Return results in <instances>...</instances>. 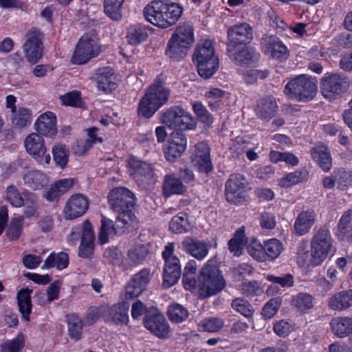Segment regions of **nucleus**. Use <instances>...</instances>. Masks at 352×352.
I'll use <instances>...</instances> for the list:
<instances>
[{
    "instance_id": "f257e3e1",
    "label": "nucleus",
    "mask_w": 352,
    "mask_h": 352,
    "mask_svg": "<svg viewBox=\"0 0 352 352\" xmlns=\"http://www.w3.org/2000/svg\"><path fill=\"white\" fill-rule=\"evenodd\" d=\"M166 80L167 75L162 72L146 88L138 104L137 114L140 118H151L168 101L170 90L164 86Z\"/></svg>"
},
{
    "instance_id": "f03ea898",
    "label": "nucleus",
    "mask_w": 352,
    "mask_h": 352,
    "mask_svg": "<svg viewBox=\"0 0 352 352\" xmlns=\"http://www.w3.org/2000/svg\"><path fill=\"white\" fill-rule=\"evenodd\" d=\"M108 203L118 215L116 223L120 229L137 227L138 219L135 214V197L132 191L126 187H117L108 194Z\"/></svg>"
},
{
    "instance_id": "7ed1b4c3",
    "label": "nucleus",
    "mask_w": 352,
    "mask_h": 352,
    "mask_svg": "<svg viewBox=\"0 0 352 352\" xmlns=\"http://www.w3.org/2000/svg\"><path fill=\"white\" fill-rule=\"evenodd\" d=\"M226 282L220 270L212 261H208L201 269L197 278L196 287L201 298H208L221 292Z\"/></svg>"
},
{
    "instance_id": "20e7f679",
    "label": "nucleus",
    "mask_w": 352,
    "mask_h": 352,
    "mask_svg": "<svg viewBox=\"0 0 352 352\" xmlns=\"http://www.w3.org/2000/svg\"><path fill=\"white\" fill-rule=\"evenodd\" d=\"M192 60L201 77L211 78L219 67V60L215 54L212 41L208 39L199 41L194 50Z\"/></svg>"
},
{
    "instance_id": "39448f33",
    "label": "nucleus",
    "mask_w": 352,
    "mask_h": 352,
    "mask_svg": "<svg viewBox=\"0 0 352 352\" xmlns=\"http://www.w3.org/2000/svg\"><path fill=\"white\" fill-rule=\"evenodd\" d=\"M175 3L168 5L163 1L155 0L148 3L144 8L145 19L160 28H167L176 23V12L171 9Z\"/></svg>"
},
{
    "instance_id": "423d86ee",
    "label": "nucleus",
    "mask_w": 352,
    "mask_h": 352,
    "mask_svg": "<svg viewBox=\"0 0 352 352\" xmlns=\"http://www.w3.org/2000/svg\"><path fill=\"white\" fill-rule=\"evenodd\" d=\"M97 36L95 30L83 34L77 42L71 58L73 64L84 65L101 54L102 47Z\"/></svg>"
},
{
    "instance_id": "0eeeda50",
    "label": "nucleus",
    "mask_w": 352,
    "mask_h": 352,
    "mask_svg": "<svg viewBox=\"0 0 352 352\" xmlns=\"http://www.w3.org/2000/svg\"><path fill=\"white\" fill-rule=\"evenodd\" d=\"M127 169L130 176L139 187L144 190L153 188L157 177L151 164L132 155L127 160Z\"/></svg>"
},
{
    "instance_id": "6e6552de",
    "label": "nucleus",
    "mask_w": 352,
    "mask_h": 352,
    "mask_svg": "<svg viewBox=\"0 0 352 352\" xmlns=\"http://www.w3.org/2000/svg\"><path fill=\"white\" fill-rule=\"evenodd\" d=\"M333 247V239L329 228H319L311 241V256L309 262L313 266L320 265L327 257Z\"/></svg>"
},
{
    "instance_id": "1a4fd4ad",
    "label": "nucleus",
    "mask_w": 352,
    "mask_h": 352,
    "mask_svg": "<svg viewBox=\"0 0 352 352\" xmlns=\"http://www.w3.org/2000/svg\"><path fill=\"white\" fill-rule=\"evenodd\" d=\"M317 90L316 79L305 74L290 80L285 88L287 95L299 101L313 99Z\"/></svg>"
},
{
    "instance_id": "9d476101",
    "label": "nucleus",
    "mask_w": 352,
    "mask_h": 352,
    "mask_svg": "<svg viewBox=\"0 0 352 352\" xmlns=\"http://www.w3.org/2000/svg\"><path fill=\"white\" fill-rule=\"evenodd\" d=\"M160 122L173 129L167 143L163 145L164 157L169 162H176V107L173 106L160 112Z\"/></svg>"
},
{
    "instance_id": "9b49d317",
    "label": "nucleus",
    "mask_w": 352,
    "mask_h": 352,
    "mask_svg": "<svg viewBox=\"0 0 352 352\" xmlns=\"http://www.w3.org/2000/svg\"><path fill=\"white\" fill-rule=\"evenodd\" d=\"M349 79L339 74H327L321 80L320 91L322 96L330 100L340 96L349 88Z\"/></svg>"
},
{
    "instance_id": "f8f14e48",
    "label": "nucleus",
    "mask_w": 352,
    "mask_h": 352,
    "mask_svg": "<svg viewBox=\"0 0 352 352\" xmlns=\"http://www.w3.org/2000/svg\"><path fill=\"white\" fill-rule=\"evenodd\" d=\"M144 326L159 338L166 339L170 336V329L165 317L155 307L144 318Z\"/></svg>"
},
{
    "instance_id": "ddd939ff",
    "label": "nucleus",
    "mask_w": 352,
    "mask_h": 352,
    "mask_svg": "<svg viewBox=\"0 0 352 352\" xmlns=\"http://www.w3.org/2000/svg\"><path fill=\"white\" fill-rule=\"evenodd\" d=\"M151 280V269L143 268L133 274L127 283L122 294L125 300H133L146 290Z\"/></svg>"
},
{
    "instance_id": "4468645a",
    "label": "nucleus",
    "mask_w": 352,
    "mask_h": 352,
    "mask_svg": "<svg viewBox=\"0 0 352 352\" xmlns=\"http://www.w3.org/2000/svg\"><path fill=\"white\" fill-rule=\"evenodd\" d=\"M248 182L241 174H233L226 184V197L228 202L239 204L246 200Z\"/></svg>"
},
{
    "instance_id": "2eb2a0df",
    "label": "nucleus",
    "mask_w": 352,
    "mask_h": 352,
    "mask_svg": "<svg viewBox=\"0 0 352 352\" xmlns=\"http://www.w3.org/2000/svg\"><path fill=\"white\" fill-rule=\"evenodd\" d=\"M226 54L234 63L241 66H249L256 63L260 58V54L256 49L247 44L227 47Z\"/></svg>"
},
{
    "instance_id": "dca6fc26",
    "label": "nucleus",
    "mask_w": 352,
    "mask_h": 352,
    "mask_svg": "<svg viewBox=\"0 0 352 352\" xmlns=\"http://www.w3.org/2000/svg\"><path fill=\"white\" fill-rule=\"evenodd\" d=\"M189 151L191 161L200 173H208L213 170L210 160V148L206 142L197 143L190 148Z\"/></svg>"
},
{
    "instance_id": "f3484780",
    "label": "nucleus",
    "mask_w": 352,
    "mask_h": 352,
    "mask_svg": "<svg viewBox=\"0 0 352 352\" xmlns=\"http://www.w3.org/2000/svg\"><path fill=\"white\" fill-rule=\"evenodd\" d=\"M27 152L39 164H49L51 161L50 155L45 154L46 147L42 135L36 133L28 135L24 141Z\"/></svg>"
},
{
    "instance_id": "a211bd4d",
    "label": "nucleus",
    "mask_w": 352,
    "mask_h": 352,
    "mask_svg": "<svg viewBox=\"0 0 352 352\" xmlns=\"http://www.w3.org/2000/svg\"><path fill=\"white\" fill-rule=\"evenodd\" d=\"M89 201L81 193L72 195L67 201L63 214L66 220H73L82 216L88 210Z\"/></svg>"
},
{
    "instance_id": "6ab92c4d",
    "label": "nucleus",
    "mask_w": 352,
    "mask_h": 352,
    "mask_svg": "<svg viewBox=\"0 0 352 352\" xmlns=\"http://www.w3.org/2000/svg\"><path fill=\"white\" fill-rule=\"evenodd\" d=\"M227 34L228 39L227 47L248 44L253 39L252 28L247 23L230 27Z\"/></svg>"
},
{
    "instance_id": "aec40b11",
    "label": "nucleus",
    "mask_w": 352,
    "mask_h": 352,
    "mask_svg": "<svg viewBox=\"0 0 352 352\" xmlns=\"http://www.w3.org/2000/svg\"><path fill=\"white\" fill-rule=\"evenodd\" d=\"M194 42V28L190 22H184L177 26V60L188 54Z\"/></svg>"
},
{
    "instance_id": "412c9836",
    "label": "nucleus",
    "mask_w": 352,
    "mask_h": 352,
    "mask_svg": "<svg viewBox=\"0 0 352 352\" xmlns=\"http://www.w3.org/2000/svg\"><path fill=\"white\" fill-rule=\"evenodd\" d=\"M123 298L121 302L112 306L104 305L105 322L114 323L120 325H126L129 321V303Z\"/></svg>"
},
{
    "instance_id": "4be33fe9",
    "label": "nucleus",
    "mask_w": 352,
    "mask_h": 352,
    "mask_svg": "<svg viewBox=\"0 0 352 352\" xmlns=\"http://www.w3.org/2000/svg\"><path fill=\"white\" fill-rule=\"evenodd\" d=\"M263 52L275 59L285 60L288 56V50L283 43L274 35H265L261 40Z\"/></svg>"
},
{
    "instance_id": "5701e85b",
    "label": "nucleus",
    "mask_w": 352,
    "mask_h": 352,
    "mask_svg": "<svg viewBox=\"0 0 352 352\" xmlns=\"http://www.w3.org/2000/svg\"><path fill=\"white\" fill-rule=\"evenodd\" d=\"M23 47L26 59L32 65L36 64L43 57L44 47L41 36L38 34H28Z\"/></svg>"
},
{
    "instance_id": "b1692460",
    "label": "nucleus",
    "mask_w": 352,
    "mask_h": 352,
    "mask_svg": "<svg viewBox=\"0 0 352 352\" xmlns=\"http://www.w3.org/2000/svg\"><path fill=\"white\" fill-rule=\"evenodd\" d=\"M95 234L92 225L89 220L83 222V230L80 244L78 247V256L82 258H91L94 251Z\"/></svg>"
},
{
    "instance_id": "393cba45",
    "label": "nucleus",
    "mask_w": 352,
    "mask_h": 352,
    "mask_svg": "<svg viewBox=\"0 0 352 352\" xmlns=\"http://www.w3.org/2000/svg\"><path fill=\"white\" fill-rule=\"evenodd\" d=\"M34 127L41 135L52 138L57 133L56 116L52 111H47L36 119Z\"/></svg>"
},
{
    "instance_id": "a878e982",
    "label": "nucleus",
    "mask_w": 352,
    "mask_h": 352,
    "mask_svg": "<svg viewBox=\"0 0 352 352\" xmlns=\"http://www.w3.org/2000/svg\"><path fill=\"white\" fill-rule=\"evenodd\" d=\"M136 227H129L127 228L120 229L117 223H114L111 219L102 216L101 228L98 236V241L100 245L106 244L109 242V237L116 234H122L132 231Z\"/></svg>"
},
{
    "instance_id": "bb28decb",
    "label": "nucleus",
    "mask_w": 352,
    "mask_h": 352,
    "mask_svg": "<svg viewBox=\"0 0 352 352\" xmlns=\"http://www.w3.org/2000/svg\"><path fill=\"white\" fill-rule=\"evenodd\" d=\"M182 248L198 260H203L207 256L210 244L190 236L185 237L182 242Z\"/></svg>"
},
{
    "instance_id": "cd10ccee",
    "label": "nucleus",
    "mask_w": 352,
    "mask_h": 352,
    "mask_svg": "<svg viewBox=\"0 0 352 352\" xmlns=\"http://www.w3.org/2000/svg\"><path fill=\"white\" fill-rule=\"evenodd\" d=\"M152 30L148 25L142 23L131 25L126 30L127 43L133 46H138L145 42L148 38V32Z\"/></svg>"
},
{
    "instance_id": "c85d7f7f",
    "label": "nucleus",
    "mask_w": 352,
    "mask_h": 352,
    "mask_svg": "<svg viewBox=\"0 0 352 352\" xmlns=\"http://www.w3.org/2000/svg\"><path fill=\"white\" fill-rule=\"evenodd\" d=\"M316 214L312 210L301 212L296 218L294 228L295 234L302 236L307 234L316 221Z\"/></svg>"
},
{
    "instance_id": "c756f323",
    "label": "nucleus",
    "mask_w": 352,
    "mask_h": 352,
    "mask_svg": "<svg viewBox=\"0 0 352 352\" xmlns=\"http://www.w3.org/2000/svg\"><path fill=\"white\" fill-rule=\"evenodd\" d=\"M328 307L333 311H342L352 307V289L341 291L328 300Z\"/></svg>"
},
{
    "instance_id": "7c9ffc66",
    "label": "nucleus",
    "mask_w": 352,
    "mask_h": 352,
    "mask_svg": "<svg viewBox=\"0 0 352 352\" xmlns=\"http://www.w3.org/2000/svg\"><path fill=\"white\" fill-rule=\"evenodd\" d=\"M311 155L324 172H328L331 168V155L326 145L322 143L316 144L311 150Z\"/></svg>"
},
{
    "instance_id": "2f4dec72",
    "label": "nucleus",
    "mask_w": 352,
    "mask_h": 352,
    "mask_svg": "<svg viewBox=\"0 0 352 352\" xmlns=\"http://www.w3.org/2000/svg\"><path fill=\"white\" fill-rule=\"evenodd\" d=\"M33 291L29 288L21 289L16 294V301L19 307V311L21 314L22 318L26 321H30V314L32 310V303L31 295Z\"/></svg>"
},
{
    "instance_id": "473e14b6",
    "label": "nucleus",
    "mask_w": 352,
    "mask_h": 352,
    "mask_svg": "<svg viewBox=\"0 0 352 352\" xmlns=\"http://www.w3.org/2000/svg\"><path fill=\"white\" fill-rule=\"evenodd\" d=\"M115 80L113 72L109 67L99 69L96 73L98 87L104 91L111 92L117 89L118 85Z\"/></svg>"
},
{
    "instance_id": "72a5a7b5",
    "label": "nucleus",
    "mask_w": 352,
    "mask_h": 352,
    "mask_svg": "<svg viewBox=\"0 0 352 352\" xmlns=\"http://www.w3.org/2000/svg\"><path fill=\"white\" fill-rule=\"evenodd\" d=\"M23 179L24 184L34 190L43 188L49 182L47 175L38 170L28 171L23 175Z\"/></svg>"
},
{
    "instance_id": "f704fd0d",
    "label": "nucleus",
    "mask_w": 352,
    "mask_h": 352,
    "mask_svg": "<svg viewBox=\"0 0 352 352\" xmlns=\"http://www.w3.org/2000/svg\"><path fill=\"white\" fill-rule=\"evenodd\" d=\"M10 122L15 129H23L31 124L32 112L28 108L19 107L11 113Z\"/></svg>"
},
{
    "instance_id": "c9c22d12",
    "label": "nucleus",
    "mask_w": 352,
    "mask_h": 352,
    "mask_svg": "<svg viewBox=\"0 0 352 352\" xmlns=\"http://www.w3.org/2000/svg\"><path fill=\"white\" fill-rule=\"evenodd\" d=\"M330 325L333 333L338 338H344L352 334V318L351 317L334 318L331 320ZM350 340L352 342V336Z\"/></svg>"
},
{
    "instance_id": "e433bc0d",
    "label": "nucleus",
    "mask_w": 352,
    "mask_h": 352,
    "mask_svg": "<svg viewBox=\"0 0 352 352\" xmlns=\"http://www.w3.org/2000/svg\"><path fill=\"white\" fill-rule=\"evenodd\" d=\"M292 307L300 314H305L314 307V298L309 294L300 292L292 296Z\"/></svg>"
},
{
    "instance_id": "4c0bfd02",
    "label": "nucleus",
    "mask_w": 352,
    "mask_h": 352,
    "mask_svg": "<svg viewBox=\"0 0 352 352\" xmlns=\"http://www.w3.org/2000/svg\"><path fill=\"white\" fill-rule=\"evenodd\" d=\"M277 109L276 100L273 98L267 97L258 101L256 113L258 118L269 120L274 116Z\"/></svg>"
},
{
    "instance_id": "58836bf2",
    "label": "nucleus",
    "mask_w": 352,
    "mask_h": 352,
    "mask_svg": "<svg viewBox=\"0 0 352 352\" xmlns=\"http://www.w3.org/2000/svg\"><path fill=\"white\" fill-rule=\"evenodd\" d=\"M69 262V255L66 252H52L46 258L42 268L56 267L58 270H62L67 267Z\"/></svg>"
},
{
    "instance_id": "ea45409f",
    "label": "nucleus",
    "mask_w": 352,
    "mask_h": 352,
    "mask_svg": "<svg viewBox=\"0 0 352 352\" xmlns=\"http://www.w3.org/2000/svg\"><path fill=\"white\" fill-rule=\"evenodd\" d=\"M68 335L71 339L78 341L82 338L84 321L74 313L67 316Z\"/></svg>"
},
{
    "instance_id": "a19ab883",
    "label": "nucleus",
    "mask_w": 352,
    "mask_h": 352,
    "mask_svg": "<svg viewBox=\"0 0 352 352\" xmlns=\"http://www.w3.org/2000/svg\"><path fill=\"white\" fill-rule=\"evenodd\" d=\"M352 230V209L345 211L337 225L336 234L340 240H345Z\"/></svg>"
},
{
    "instance_id": "79ce46f5",
    "label": "nucleus",
    "mask_w": 352,
    "mask_h": 352,
    "mask_svg": "<svg viewBox=\"0 0 352 352\" xmlns=\"http://www.w3.org/2000/svg\"><path fill=\"white\" fill-rule=\"evenodd\" d=\"M197 263L194 260L189 261L184 270L182 282L186 290L192 291L195 289L197 279Z\"/></svg>"
},
{
    "instance_id": "37998d69",
    "label": "nucleus",
    "mask_w": 352,
    "mask_h": 352,
    "mask_svg": "<svg viewBox=\"0 0 352 352\" xmlns=\"http://www.w3.org/2000/svg\"><path fill=\"white\" fill-rule=\"evenodd\" d=\"M283 250V243L276 239L265 241L263 244L264 261L267 259L274 260L280 254Z\"/></svg>"
},
{
    "instance_id": "c03bdc74",
    "label": "nucleus",
    "mask_w": 352,
    "mask_h": 352,
    "mask_svg": "<svg viewBox=\"0 0 352 352\" xmlns=\"http://www.w3.org/2000/svg\"><path fill=\"white\" fill-rule=\"evenodd\" d=\"M149 253L148 248L144 244H138L130 248L127 256L134 265L143 263Z\"/></svg>"
},
{
    "instance_id": "a18cd8bd",
    "label": "nucleus",
    "mask_w": 352,
    "mask_h": 352,
    "mask_svg": "<svg viewBox=\"0 0 352 352\" xmlns=\"http://www.w3.org/2000/svg\"><path fill=\"white\" fill-rule=\"evenodd\" d=\"M224 321L216 317H209L202 320L198 324V329L200 331L216 333L223 329Z\"/></svg>"
},
{
    "instance_id": "49530a36",
    "label": "nucleus",
    "mask_w": 352,
    "mask_h": 352,
    "mask_svg": "<svg viewBox=\"0 0 352 352\" xmlns=\"http://www.w3.org/2000/svg\"><path fill=\"white\" fill-rule=\"evenodd\" d=\"M196 126V121L190 113L177 107V129L192 130Z\"/></svg>"
},
{
    "instance_id": "de8ad7c7",
    "label": "nucleus",
    "mask_w": 352,
    "mask_h": 352,
    "mask_svg": "<svg viewBox=\"0 0 352 352\" xmlns=\"http://www.w3.org/2000/svg\"><path fill=\"white\" fill-rule=\"evenodd\" d=\"M124 0H104V9L111 19L119 21L122 18L121 7Z\"/></svg>"
},
{
    "instance_id": "09e8293b",
    "label": "nucleus",
    "mask_w": 352,
    "mask_h": 352,
    "mask_svg": "<svg viewBox=\"0 0 352 352\" xmlns=\"http://www.w3.org/2000/svg\"><path fill=\"white\" fill-rule=\"evenodd\" d=\"M100 318H102L105 321V308L104 305L89 307L84 317V322L86 326H91L97 322Z\"/></svg>"
},
{
    "instance_id": "8fccbe9b",
    "label": "nucleus",
    "mask_w": 352,
    "mask_h": 352,
    "mask_svg": "<svg viewBox=\"0 0 352 352\" xmlns=\"http://www.w3.org/2000/svg\"><path fill=\"white\" fill-rule=\"evenodd\" d=\"M307 173L306 170H297L287 174L279 181V185L283 188H289L298 183L302 182L306 179Z\"/></svg>"
},
{
    "instance_id": "3c124183",
    "label": "nucleus",
    "mask_w": 352,
    "mask_h": 352,
    "mask_svg": "<svg viewBox=\"0 0 352 352\" xmlns=\"http://www.w3.org/2000/svg\"><path fill=\"white\" fill-rule=\"evenodd\" d=\"M175 284H176V261L168 265H164L162 275V286L164 288H170Z\"/></svg>"
},
{
    "instance_id": "603ef678",
    "label": "nucleus",
    "mask_w": 352,
    "mask_h": 352,
    "mask_svg": "<svg viewBox=\"0 0 352 352\" xmlns=\"http://www.w3.org/2000/svg\"><path fill=\"white\" fill-rule=\"evenodd\" d=\"M52 155L55 163L64 168L69 158V151L63 144L54 145L52 148Z\"/></svg>"
},
{
    "instance_id": "864d4df0",
    "label": "nucleus",
    "mask_w": 352,
    "mask_h": 352,
    "mask_svg": "<svg viewBox=\"0 0 352 352\" xmlns=\"http://www.w3.org/2000/svg\"><path fill=\"white\" fill-rule=\"evenodd\" d=\"M23 230V218L15 217L13 218L6 230V236L10 241L17 240Z\"/></svg>"
},
{
    "instance_id": "5fc2aeb1",
    "label": "nucleus",
    "mask_w": 352,
    "mask_h": 352,
    "mask_svg": "<svg viewBox=\"0 0 352 352\" xmlns=\"http://www.w3.org/2000/svg\"><path fill=\"white\" fill-rule=\"evenodd\" d=\"M244 230L241 228L236 231L234 236L229 241V250L234 255L236 256L241 254L244 242Z\"/></svg>"
},
{
    "instance_id": "6e6d98bb",
    "label": "nucleus",
    "mask_w": 352,
    "mask_h": 352,
    "mask_svg": "<svg viewBox=\"0 0 352 352\" xmlns=\"http://www.w3.org/2000/svg\"><path fill=\"white\" fill-rule=\"evenodd\" d=\"M6 199L14 207L20 208L23 206L24 200L18 188L14 185L6 188Z\"/></svg>"
},
{
    "instance_id": "4d7b16f0",
    "label": "nucleus",
    "mask_w": 352,
    "mask_h": 352,
    "mask_svg": "<svg viewBox=\"0 0 352 352\" xmlns=\"http://www.w3.org/2000/svg\"><path fill=\"white\" fill-rule=\"evenodd\" d=\"M25 345V340L23 336L18 335L12 340L5 342L1 345V352H21Z\"/></svg>"
},
{
    "instance_id": "13d9d810",
    "label": "nucleus",
    "mask_w": 352,
    "mask_h": 352,
    "mask_svg": "<svg viewBox=\"0 0 352 352\" xmlns=\"http://www.w3.org/2000/svg\"><path fill=\"white\" fill-rule=\"evenodd\" d=\"M194 113L197 115L199 120L208 125L213 122V118L206 108L200 102H195L192 104Z\"/></svg>"
},
{
    "instance_id": "bf43d9fd",
    "label": "nucleus",
    "mask_w": 352,
    "mask_h": 352,
    "mask_svg": "<svg viewBox=\"0 0 352 352\" xmlns=\"http://www.w3.org/2000/svg\"><path fill=\"white\" fill-rule=\"evenodd\" d=\"M232 307L236 311L245 317H250L254 312L252 307L249 302L243 298H235L232 302Z\"/></svg>"
},
{
    "instance_id": "052dcab7",
    "label": "nucleus",
    "mask_w": 352,
    "mask_h": 352,
    "mask_svg": "<svg viewBox=\"0 0 352 352\" xmlns=\"http://www.w3.org/2000/svg\"><path fill=\"white\" fill-rule=\"evenodd\" d=\"M103 256L110 263L115 265H122V253L121 250L117 247H109L105 250Z\"/></svg>"
},
{
    "instance_id": "680f3d73",
    "label": "nucleus",
    "mask_w": 352,
    "mask_h": 352,
    "mask_svg": "<svg viewBox=\"0 0 352 352\" xmlns=\"http://www.w3.org/2000/svg\"><path fill=\"white\" fill-rule=\"evenodd\" d=\"M163 194L166 197L176 194V176L175 174L166 175L163 182Z\"/></svg>"
},
{
    "instance_id": "e2e57ef3",
    "label": "nucleus",
    "mask_w": 352,
    "mask_h": 352,
    "mask_svg": "<svg viewBox=\"0 0 352 352\" xmlns=\"http://www.w3.org/2000/svg\"><path fill=\"white\" fill-rule=\"evenodd\" d=\"M248 254L258 261H264L263 245H261L257 240H253L247 246Z\"/></svg>"
},
{
    "instance_id": "0e129e2a",
    "label": "nucleus",
    "mask_w": 352,
    "mask_h": 352,
    "mask_svg": "<svg viewBox=\"0 0 352 352\" xmlns=\"http://www.w3.org/2000/svg\"><path fill=\"white\" fill-rule=\"evenodd\" d=\"M280 302L278 298L270 300L263 308L262 315L266 318H271L279 309Z\"/></svg>"
},
{
    "instance_id": "69168bd1",
    "label": "nucleus",
    "mask_w": 352,
    "mask_h": 352,
    "mask_svg": "<svg viewBox=\"0 0 352 352\" xmlns=\"http://www.w3.org/2000/svg\"><path fill=\"white\" fill-rule=\"evenodd\" d=\"M267 280L274 283L279 284L283 287H292L294 283V276L290 274H287L283 276L267 275Z\"/></svg>"
},
{
    "instance_id": "338daca9",
    "label": "nucleus",
    "mask_w": 352,
    "mask_h": 352,
    "mask_svg": "<svg viewBox=\"0 0 352 352\" xmlns=\"http://www.w3.org/2000/svg\"><path fill=\"white\" fill-rule=\"evenodd\" d=\"M151 311V307L148 308L141 300H138L134 302L131 307V316L133 319H137L144 314Z\"/></svg>"
},
{
    "instance_id": "774afa93",
    "label": "nucleus",
    "mask_w": 352,
    "mask_h": 352,
    "mask_svg": "<svg viewBox=\"0 0 352 352\" xmlns=\"http://www.w3.org/2000/svg\"><path fill=\"white\" fill-rule=\"evenodd\" d=\"M61 99L63 104L67 107H78V102L80 101V94L75 91L65 94Z\"/></svg>"
}]
</instances>
